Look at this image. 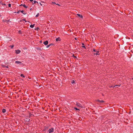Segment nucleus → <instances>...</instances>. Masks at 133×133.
I'll list each match as a JSON object with an SVG mask.
<instances>
[{"label": "nucleus", "mask_w": 133, "mask_h": 133, "mask_svg": "<svg viewBox=\"0 0 133 133\" xmlns=\"http://www.w3.org/2000/svg\"><path fill=\"white\" fill-rule=\"evenodd\" d=\"M20 31H20H20H19V32H20Z\"/></svg>", "instance_id": "37"}, {"label": "nucleus", "mask_w": 133, "mask_h": 133, "mask_svg": "<svg viewBox=\"0 0 133 133\" xmlns=\"http://www.w3.org/2000/svg\"><path fill=\"white\" fill-rule=\"evenodd\" d=\"M56 4V3L55 2H53L52 3V4Z\"/></svg>", "instance_id": "25"}, {"label": "nucleus", "mask_w": 133, "mask_h": 133, "mask_svg": "<svg viewBox=\"0 0 133 133\" xmlns=\"http://www.w3.org/2000/svg\"><path fill=\"white\" fill-rule=\"evenodd\" d=\"M82 45H84V44L83 43H82Z\"/></svg>", "instance_id": "34"}, {"label": "nucleus", "mask_w": 133, "mask_h": 133, "mask_svg": "<svg viewBox=\"0 0 133 133\" xmlns=\"http://www.w3.org/2000/svg\"><path fill=\"white\" fill-rule=\"evenodd\" d=\"M19 11H20L24 15L26 14V13H25V12H24V11L23 10H20Z\"/></svg>", "instance_id": "10"}, {"label": "nucleus", "mask_w": 133, "mask_h": 133, "mask_svg": "<svg viewBox=\"0 0 133 133\" xmlns=\"http://www.w3.org/2000/svg\"><path fill=\"white\" fill-rule=\"evenodd\" d=\"M15 51V53L17 54H19L21 52L20 50H16Z\"/></svg>", "instance_id": "4"}, {"label": "nucleus", "mask_w": 133, "mask_h": 133, "mask_svg": "<svg viewBox=\"0 0 133 133\" xmlns=\"http://www.w3.org/2000/svg\"><path fill=\"white\" fill-rule=\"evenodd\" d=\"M35 26V24H33V25L31 24L30 25V27L31 28H33Z\"/></svg>", "instance_id": "13"}, {"label": "nucleus", "mask_w": 133, "mask_h": 133, "mask_svg": "<svg viewBox=\"0 0 133 133\" xmlns=\"http://www.w3.org/2000/svg\"><path fill=\"white\" fill-rule=\"evenodd\" d=\"M74 109L77 110H80L79 109L76 107H74Z\"/></svg>", "instance_id": "17"}, {"label": "nucleus", "mask_w": 133, "mask_h": 133, "mask_svg": "<svg viewBox=\"0 0 133 133\" xmlns=\"http://www.w3.org/2000/svg\"><path fill=\"white\" fill-rule=\"evenodd\" d=\"M15 63H16L19 64H21V62L19 61H16Z\"/></svg>", "instance_id": "12"}, {"label": "nucleus", "mask_w": 133, "mask_h": 133, "mask_svg": "<svg viewBox=\"0 0 133 133\" xmlns=\"http://www.w3.org/2000/svg\"><path fill=\"white\" fill-rule=\"evenodd\" d=\"M73 57H74L75 58H76V57L74 55H73Z\"/></svg>", "instance_id": "26"}, {"label": "nucleus", "mask_w": 133, "mask_h": 133, "mask_svg": "<svg viewBox=\"0 0 133 133\" xmlns=\"http://www.w3.org/2000/svg\"><path fill=\"white\" fill-rule=\"evenodd\" d=\"M23 6L25 8H27L28 7L26 6L24 4H23Z\"/></svg>", "instance_id": "19"}, {"label": "nucleus", "mask_w": 133, "mask_h": 133, "mask_svg": "<svg viewBox=\"0 0 133 133\" xmlns=\"http://www.w3.org/2000/svg\"><path fill=\"white\" fill-rule=\"evenodd\" d=\"M93 51H94V52H96V50H95V49H94L93 50Z\"/></svg>", "instance_id": "29"}, {"label": "nucleus", "mask_w": 133, "mask_h": 133, "mask_svg": "<svg viewBox=\"0 0 133 133\" xmlns=\"http://www.w3.org/2000/svg\"><path fill=\"white\" fill-rule=\"evenodd\" d=\"M32 10V8H30V10Z\"/></svg>", "instance_id": "36"}, {"label": "nucleus", "mask_w": 133, "mask_h": 133, "mask_svg": "<svg viewBox=\"0 0 133 133\" xmlns=\"http://www.w3.org/2000/svg\"><path fill=\"white\" fill-rule=\"evenodd\" d=\"M75 81H74V80H72L71 82V83L72 84H73V83H75Z\"/></svg>", "instance_id": "20"}, {"label": "nucleus", "mask_w": 133, "mask_h": 133, "mask_svg": "<svg viewBox=\"0 0 133 133\" xmlns=\"http://www.w3.org/2000/svg\"><path fill=\"white\" fill-rule=\"evenodd\" d=\"M39 4H40L41 5V6H42V4H41V2L39 3Z\"/></svg>", "instance_id": "27"}, {"label": "nucleus", "mask_w": 133, "mask_h": 133, "mask_svg": "<svg viewBox=\"0 0 133 133\" xmlns=\"http://www.w3.org/2000/svg\"><path fill=\"white\" fill-rule=\"evenodd\" d=\"M1 66L5 68H8V66H6L5 65H4L3 64H1Z\"/></svg>", "instance_id": "7"}, {"label": "nucleus", "mask_w": 133, "mask_h": 133, "mask_svg": "<svg viewBox=\"0 0 133 133\" xmlns=\"http://www.w3.org/2000/svg\"><path fill=\"white\" fill-rule=\"evenodd\" d=\"M2 111L3 113H5L6 111V110L5 109H3L2 110Z\"/></svg>", "instance_id": "14"}, {"label": "nucleus", "mask_w": 133, "mask_h": 133, "mask_svg": "<svg viewBox=\"0 0 133 133\" xmlns=\"http://www.w3.org/2000/svg\"><path fill=\"white\" fill-rule=\"evenodd\" d=\"M76 39V38H75Z\"/></svg>", "instance_id": "38"}, {"label": "nucleus", "mask_w": 133, "mask_h": 133, "mask_svg": "<svg viewBox=\"0 0 133 133\" xmlns=\"http://www.w3.org/2000/svg\"><path fill=\"white\" fill-rule=\"evenodd\" d=\"M77 15L82 18H83V16L82 15H81L79 14H77Z\"/></svg>", "instance_id": "8"}, {"label": "nucleus", "mask_w": 133, "mask_h": 133, "mask_svg": "<svg viewBox=\"0 0 133 133\" xmlns=\"http://www.w3.org/2000/svg\"><path fill=\"white\" fill-rule=\"evenodd\" d=\"M132 79H133V78H132Z\"/></svg>", "instance_id": "39"}, {"label": "nucleus", "mask_w": 133, "mask_h": 133, "mask_svg": "<svg viewBox=\"0 0 133 133\" xmlns=\"http://www.w3.org/2000/svg\"><path fill=\"white\" fill-rule=\"evenodd\" d=\"M99 51H97L96 53L95 54H94L95 55H99V54H98Z\"/></svg>", "instance_id": "15"}, {"label": "nucleus", "mask_w": 133, "mask_h": 133, "mask_svg": "<svg viewBox=\"0 0 133 133\" xmlns=\"http://www.w3.org/2000/svg\"><path fill=\"white\" fill-rule=\"evenodd\" d=\"M53 44H50L46 46V47L47 48H49V47L50 46H51L52 45H53Z\"/></svg>", "instance_id": "11"}, {"label": "nucleus", "mask_w": 133, "mask_h": 133, "mask_svg": "<svg viewBox=\"0 0 133 133\" xmlns=\"http://www.w3.org/2000/svg\"><path fill=\"white\" fill-rule=\"evenodd\" d=\"M11 4H8V6L9 7H10L11 6Z\"/></svg>", "instance_id": "21"}, {"label": "nucleus", "mask_w": 133, "mask_h": 133, "mask_svg": "<svg viewBox=\"0 0 133 133\" xmlns=\"http://www.w3.org/2000/svg\"><path fill=\"white\" fill-rule=\"evenodd\" d=\"M54 130L53 128H51L48 131V133H51L54 132Z\"/></svg>", "instance_id": "2"}, {"label": "nucleus", "mask_w": 133, "mask_h": 133, "mask_svg": "<svg viewBox=\"0 0 133 133\" xmlns=\"http://www.w3.org/2000/svg\"><path fill=\"white\" fill-rule=\"evenodd\" d=\"M23 20L24 21H25V22H26V21L25 20V19H23Z\"/></svg>", "instance_id": "31"}, {"label": "nucleus", "mask_w": 133, "mask_h": 133, "mask_svg": "<svg viewBox=\"0 0 133 133\" xmlns=\"http://www.w3.org/2000/svg\"><path fill=\"white\" fill-rule=\"evenodd\" d=\"M48 42L47 41H46L45 42H43V44L45 45H46L48 44Z\"/></svg>", "instance_id": "5"}, {"label": "nucleus", "mask_w": 133, "mask_h": 133, "mask_svg": "<svg viewBox=\"0 0 133 133\" xmlns=\"http://www.w3.org/2000/svg\"><path fill=\"white\" fill-rule=\"evenodd\" d=\"M30 1L32 2V1H33V0H30Z\"/></svg>", "instance_id": "32"}, {"label": "nucleus", "mask_w": 133, "mask_h": 133, "mask_svg": "<svg viewBox=\"0 0 133 133\" xmlns=\"http://www.w3.org/2000/svg\"><path fill=\"white\" fill-rule=\"evenodd\" d=\"M23 4H21V5H20V6H23Z\"/></svg>", "instance_id": "35"}, {"label": "nucleus", "mask_w": 133, "mask_h": 133, "mask_svg": "<svg viewBox=\"0 0 133 133\" xmlns=\"http://www.w3.org/2000/svg\"><path fill=\"white\" fill-rule=\"evenodd\" d=\"M38 3V2H37V1H34V3H33V2H32V3H33V4H35V3Z\"/></svg>", "instance_id": "18"}, {"label": "nucleus", "mask_w": 133, "mask_h": 133, "mask_svg": "<svg viewBox=\"0 0 133 133\" xmlns=\"http://www.w3.org/2000/svg\"><path fill=\"white\" fill-rule=\"evenodd\" d=\"M75 104L78 107H80L81 108H83V106L81 104L78 103V102H76V104L75 103Z\"/></svg>", "instance_id": "1"}, {"label": "nucleus", "mask_w": 133, "mask_h": 133, "mask_svg": "<svg viewBox=\"0 0 133 133\" xmlns=\"http://www.w3.org/2000/svg\"><path fill=\"white\" fill-rule=\"evenodd\" d=\"M56 41H60L61 40V39L60 37H58V38H56Z\"/></svg>", "instance_id": "9"}, {"label": "nucleus", "mask_w": 133, "mask_h": 133, "mask_svg": "<svg viewBox=\"0 0 133 133\" xmlns=\"http://www.w3.org/2000/svg\"><path fill=\"white\" fill-rule=\"evenodd\" d=\"M20 76L21 77H22L23 78H24L25 77V76L23 74H21Z\"/></svg>", "instance_id": "16"}, {"label": "nucleus", "mask_w": 133, "mask_h": 133, "mask_svg": "<svg viewBox=\"0 0 133 133\" xmlns=\"http://www.w3.org/2000/svg\"><path fill=\"white\" fill-rule=\"evenodd\" d=\"M41 3H45V2H43V1H41Z\"/></svg>", "instance_id": "30"}, {"label": "nucleus", "mask_w": 133, "mask_h": 133, "mask_svg": "<svg viewBox=\"0 0 133 133\" xmlns=\"http://www.w3.org/2000/svg\"><path fill=\"white\" fill-rule=\"evenodd\" d=\"M14 47V45H12L11 46V49H12Z\"/></svg>", "instance_id": "23"}, {"label": "nucleus", "mask_w": 133, "mask_h": 133, "mask_svg": "<svg viewBox=\"0 0 133 133\" xmlns=\"http://www.w3.org/2000/svg\"><path fill=\"white\" fill-rule=\"evenodd\" d=\"M56 5H58L59 6H60V5L59 4H56Z\"/></svg>", "instance_id": "28"}, {"label": "nucleus", "mask_w": 133, "mask_h": 133, "mask_svg": "<svg viewBox=\"0 0 133 133\" xmlns=\"http://www.w3.org/2000/svg\"><path fill=\"white\" fill-rule=\"evenodd\" d=\"M39 16V14L38 13L36 16V17H37Z\"/></svg>", "instance_id": "22"}, {"label": "nucleus", "mask_w": 133, "mask_h": 133, "mask_svg": "<svg viewBox=\"0 0 133 133\" xmlns=\"http://www.w3.org/2000/svg\"><path fill=\"white\" fill-rule=\"evenodd\" d=\"M97 101L99 103H101V104H103V103L104 102V101L103 100H98Z\"/></svg>", "instance_id": "3"}, {"label": "nucleus", "mask_w": 133, "mask_h": 133, "mask_svg": "<svg viewBox=\"0 0 133 133\" xmlns=\"http://www.w3.org/2000/svg\"><path fill=\"white\" fill-rule=\"evenodd\" d=\"M9 21V20H7L6 19H3V21L4 22H6L7 23H8V22Z\"/></svg>", "instance_id": "6"}, {"label": "nucleus", "mask_w": 133, "mask_h": 133, "mask_svg": "<svg viewBox=\"0 0 133 133\" xmlns=\"http://www.w3.org/2000/svg\"><path fill=\"white\" fill-rule=\"evenodd\" d=\"M20 12V11H19L18 12H17V13L18 14L19 13V12Z\"/></svg>", "instance_id": "33"}, {"label": "nucleus", "mask_w": 133, "mask_h": 133, "mask_svg": "<svg viewBox=\"0 0 133 133\" xmlns=\"http://www.w3.org/2000/svg\"><path fill=\"white\" fill-rule=\"evenodd\" d=\"M82 47L83 48H84L85 49H86V47L85 46H82Z\"/></svg>", "instance_id": "24"}]
</instances>
